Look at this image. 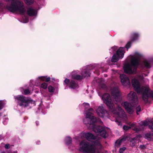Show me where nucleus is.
I'll list each match as a JSON object with an SVG mask.
<instances>
[{
  "instance_id": "obj_40",
  "label": "nucleus",
  "mask_w": 153,
  "mask_h": 153,
  "mask_svg": "<svg viewBox=\"0 0 153 153\" xmlns=\"http://www.w3.org/2000/svg\"><path fill=\"white\" fill-rule=\"evenodd\" d=\"M3 5V4L0 1V7L2 6Z\"/></svg>"
},
{
  "instance_id": "obj_36",
  "label": "nucleus",
  "mask_w": 153,
  "mask_h": 153,
  "mask_svg": "<svg viewBox=\"0 0 153 153\" xmlns=\"http://www.w3.org/2000/svg\"><path fill=\"white\" fill-rule=\"evenodd\" d=\"M28 22V19L27 18H25V19L23 20V22L26 23Z\"/></svg>"
},
{
  "instance_id": "obj_35",
  "label": "nucleus",
  "mask_w": 153,
  "mask_h": 153,
  "mask_svg": "<svg viewBox=\"0 0 153 153\" xmlns=\"http://www.w3.org/2000/svg\"><path fill=\"white\" fill-rule=\"evenodd\" d=\"M129 125L131 126V127H134L135 126V123H129Z\"/></svg>"
},
{
  "instance_id": "obj_31",
  "label": "nucleus",
  "mask_w": 153,
  "mask_h": 153,
  "mask_svg": "<svg viewBox=\"0 0 153 153\" xmlns=\"http://www.w3.org/2000/svg\"><path fill=\"white\" fill-rule=\"evenodd\" d=\"M24 94L25 95H27L28 94L30 93V92L29 90L28 89H25L24 91Z\"/></svg>"
},
{
  "instance_id": "obj_46",
  "label": "nucleus",
  "mask_w": 153,
  "mask_h": 153,
  "mask_svg": "<svg viewBox=\"0 0 153 153\" xmlns=\"http://www.w3.org/2000/svg\"><path fill=\"white\" fill-rule=\"evenodd\" d=\"M105 75V76H106V75Z\"/></svg>"
},
{
  "instance_id": "obj_27",
  "label": "nucleus",
  "mask_w": 153,
  "mask_h": 153,
  "mask_svg": "<svg viewBox=\"0 0 153 153\" xmlns=\"http://www.w3.org/2000/svg\"><path fill=\"white\" fill-rule=\"evenodd\" d=\"M141 111V108L140 105H138L136 108V111L137 114H138V112Z\"/></svg>"
},
{
  "instance_id": "obj_30",
  "label": "nucleus",
  "mask_w": 153,
  "mask_h": 153,
  "mask_svg": "<svg viewBox=\"0 0 153 153\" xmlns=\"http://www.w3.org/2000/svg\"><path fill=\"white\" fill-rule=\"evenodd\" d=\"M126 149V148L125 147H123V148H121L120 149V150L119 151L120 153H122Z\"/></svg>"
},
{
  "instance_id": "obj_25",
  "label": "nucleus",
  "mask_w": 153,
  "mask_h": 153,
  "mask_svg": "<svg viewBox=\"0 0 153 153\" xmlns=\"http://www.w3.org/2000/svg\"><path fill=\"white\" fill-rule=\"evenodd\" d=\"M5 103L4 101L0 100V110L3 107Z\"/></svg>"
},
{
  "instance_id": "obj_37",
  "label": "nucleus",
  "mask_w": 153,
  "mask_h": 153,
  "mask_svg": "<svg viewBox=\"0 0 153 153\" xmlns=\"http://www.w3.org/2000/svg\"><path fill=\"white\" fill-rule=\"evenodd\" d=\"M50 80V77H47L45 76V80L46 82H48Z\"/></svg>"
},
{
  "instance_id": "obj_15",
  "label": "nucleus",
  "mask_w": 153,
  "mask_h": 153,
  "mask_svg": "<svg viewBox=\"0 0 153 153\" xmlns=\"http://www.w3.org/2000/svg\"><path fill=\"white\" fill-rule=\"evenodd\" d=\"M96 112L100 117H103L105 116H107V111L104 109L102 105L99 106L96 110Z\"/></svg>"
},
{
  "instance_id": "obj_19",
  "label": "nucleus",
  "mask_w": 153,
  "mask_h": 153,
  "mask_svg": "<svg viewBox=\"0 0 153 153\" xmlns=\"http://www.w3.org/2000/svg\"><path fill=\"white\" fill-rule=\"evenodd\" d=\"M72 142L71 138L69 137H66L65 139V143L67 145H69L71 144Z\"/></svg>"
},
{
  "instance_id": "obj_18",
  "label": "nucleus",
  "mask_w": 153,
  "mask_h": 153,
  "mask_svg": "<svg viewBox=\"0 0 153 153\" xmlns=\"http://www.w3.org/2000/svg\"><path fill=\"white\" fill-rule=\"evenodd\" d=\"M145 138L148 140L153 141V133H148L145 135Z\"/></svg>"
},
{
  "instance_id": "obj_6",
  "label": "nucleus",
  "mask_w": 153,
  "mask_h": 153,
  "mask_svg": "<svg viewBox=\"0 0 153 153\" xmlns=\"http://www.w3.org/2000/svg\"><path fill=\"white\" fill-rule=\"evenodd\" d=\"M83 104L85 107V110L87 111L85 113L86 117L83 120V122L85 124L91 125L93 123L102 122L100 119L97 118L92 115V112L93 111V110L92 108H91L87 111L86 109L90 106L88 103H84Z\"/></svg>"
},
{
  "instance_id": "obj_4",
  "label": "nucleus",
  "mask_w": 153,
  "mask_h": 153,
  "mask_svg": "<svg viewBox=\"0 0 153 153\" xmlns=\"http://www.w3.org/2000/svg\"><path fill=\"white\" fill-rule=\"evenodd\" d=\"M141 55L139 53H136L134 55L130 56V63H128L123 67L125 72L131 74L136 73L138 66L140 63V58Z\"/></svg>"
},
{
  "instance_id": "obj_5",
  "label": "nucleus",
  "mask_w": 153,
  "mask_h": 153,
  "mask_svg": "<svg viewBox=\"0 0 153 153\" xmlns=\"http://www.w3.org/2000/svg\"><path fill=\"white\" fill-rule=\"evenodd\" d=\"M10 1V5L7 4L6 8L10 11L13 13L18 12L20 14L24 13L25 11L23 3L19 0H5Z\"/></svg>"
},
{
  "instance_id": "obj_44",
  "label": "nucleus",
  "mask_w": 153,
  "mask_h": 153,
  "mask_svg": "<svg viewBox=\"0 0 153 153\" xmlns=\"http://www.w3.org/2000/svg\"><path fill=\"white\" fill-rule=\"evenodd\" d=\"M1 115V114L0 113V117Z\"/></svg>"
},
{
  "instance_id": "obj_43",
  "label": "nucleus",
  "mask_w": 153,
  "mask_h": 153,
  "mask_svg": "<svg viewBox=\"0 0 153 153\" xmlns=\"http://www.w3.org/2000/svg\"><path fill=\"white\" fill-rule=\"evenodd\" d=\"M101 80H102V81H103V79H102Z\"/></svg>"
},
{
  "instance_id": "obj_16",
  "label": "nucleus",
  "mask_w": 153,
  "mask_h": 153,
  "mask_svg": "<svg viewBox=\"0 0 153 153\" xmlns=\"http://www.w3.org/2000/svg\"><path fill=\"white\" fill-rule=\"evenodd\" d=\"M37 13V11L32 7H29L27 9V13L30 16H36Z\"/></svg>"
},
{
  "instance_id": "obj_38",
  "label": "nucleus",
  "mask_w": 153,
  "mask_h": 153,
  "mask_svg": "<svg viewBox=\"0 0 153 153\" xmlns=\"http://www.w3.org/2000/svg\"><path fill=\"white\" fill-rule=\"evenodd\" d=\"M149 128L152 130V131L153 130V128H152V126H149Z\"/></svg>"
},
{
  "instance_id": "obj_32",
  "label": "nucleus",
  "mask_w": 153,
  "mask_h": 153,
  "mask_svg": "<svg viewBox=\"0 0 153 153\" xmlns=\"http://www.w3.org/2000/svg\"><path fill=\"white\" fill-rule=\"evenodd\" d=\"M130 128V127L126 126H124L123 127V129L125 130H128Z\"/></svg>"
},
{
  "instance_id": "obj_9",
  "label": "nucleus",
  "mask_w": 153,
  "mask_h": 153,
  "mask_svg": "<svg viewBox=\"0 0 153 153\" xmlns=\"http://www.w3.org/2000/svg\"><path fill=\"white\" fill-rule=\"evenodd\" d=\"M125 48L120 47L117 51L116 54H114L113 56L111 59V61L116 62L119 59L122 58L125 53Z\"/></svg>"
},
{
  "instance_id": "obj_45",
  "label": "nucleus",
  "mask_w": 153,
  "mask_h": 153,
  "mask_svg": "<svg viewBox=\"0 0 153 153\" xmlns=\"http://www.w3.org/2000/svg\"><path fill=\"white\" fill-rule=\"evenodd\" d=\"M38 143H38V144H39V143H40V142H39H39H38Z\"/></svg>"
},
{
  "instance_id": "obj_34",
  "label": "nucleus",
  "mask_w": 153,
  "mask_h": 153,
  "mask_svg": "<svg viewBox=\"0 0 153 153\" xmlns=\"http://www.w3.org/2000/svg\"><path fill=\"white\" fill-rule=\"evenodd\" d=\"M117 49V46H115L114 47H112L111 48V50L113 51H115Z\"/></svg>"
},
{
  "instance_id": "obj_2",
  "label": "nucleus",
  "mask_w": 153,
  "mask_h": 153,
  "mask_svg": "<svg viewBox=\"0 0 153 153\" xmlns=\"http://www.w3.org/2000/svg\"><path fill=\"white\" fill-rule=\"evenodd\" d=\"M111 93L112 97L116 101V104L117 105V108H115L114 104L108 94H104L102 97V99L109 110L114 114L115 118V121L119 126H121V122L125 121L126 119V116L124 111L118 105L117 102L120 103L121 100L120 94L118 88L115 87L112 88Z\"/></svg>"
},
{
  "instance_id": "obj_8",
  "label": "nucleus",
  "mask_w": 153,
  "mask_h": 153,
  "mask_svg": "<svg viewBox=\"0 0 153 153\" xmlns=\"http://www.w3.org/2000/svg\"><path fill=\"white\" fill-rule=\"evenodd\" d=\"M79 71H74L72 73V78L74 79L79 80L82 79V77H85L89 76H90V73L89 70H85L84 72L82 73V76H80L79 74Z\"/></svg>"
},
{
  "instance_id": "obj_20",
  "label": "nucleus",
  "mask_w": 153,
  "mask_h": 153,
  "mask_svg": "<svg viewBox=\"0 0 153 153\" xmlns=\"http://www.w3.org/2000/svg\"><path fill=\"white\" fill-rule=\"evenodd\" d=\"M143 64L145 67L147 68H149L150 67V63L149 61L146 60L143 61Z\"/></svg>"
},
{
  "instance_id": "obj_41",
  "label": "nucleus",
  "mask_w": 153,
  "mask_h": 153,
  "mask_svg": "<svg viewBox=\"0 0 153 153\" xmlns=\"http://www.w3.org/2000/svg\"><path fill=\"white\" fill-rule=\"evenodd\" d=\"M0 153H5V152L4 151H2Z\"/></svg>"
},
{
  "instance_id": "obj_13",
  "label": "nucleus",
  "mask_w": 153,
  "mask_h": 153,
  "mask_svg": "<svg viewBox=\"0 0 153 153\" xmlns=\"http://www.w3.org/2000/svg\"><path fill=\"white\" fill-rule=\"evenodd\" d=\"M122 105L129 114H131L133 113L134 110V104H131L127 102H125L122 103Z\"/></svg>"
},
{
  "instance_id": "obj_17",
  "label": "nucleus",
  "mask_w": 153,
  "mask_h": 153,
  "mask_svg": "<svg viewBox=\"0 0 153 153\" xmlns=\"http://www.w3.org/2000/svg\"><path fill=\"white\" fill-rule=\"evenodd\" d=\"M126 140V138L123 137L122 138L117 140L115 143V146L118 147L122 142H124Z\"/></svg>"
},
{
  "instance_id": "obj_23",
  "label": "nucleus",
  "mask_w": 153,
  "mask_h": 153,
  "mask_svg": "<svg viewBox=\"0 0 153 153\" xmlns=\"http://www.w3.org/2000/svg\"><path fill=\"white\" fill-rule=\"evenodd\" d=\"M48 88L49 92H53L54 91V88L51 86H49Z\"/></svg>"
},
{
  "instance_id": "obj_24",
  "label": "nucleus",
  "mask_w": 153,
  "mask_h": 153,
  "mask_svg": "<svg viewBox=\"0 0 153 153\" xmlns=\"http://www.w3.org/2000/svg\"><path fill=\"white\" fill-rule=\"evenodd\" d=\"M136 138H134L132 139L131 141V144L132 146H134L135 145Z\"/></svg>"
},
{
  "instance_id": "obj_3",
  "label": "nucleus",
  "mask_w": 153,
  "mask_h": 153,
  "mask_svg": "<svg viewBox=\"0 0 153 153\" xmlns=\"http://www.w3.org/2000/svg\"><path fill=\"white\" fill-rule=\"evenodd\" d=\"M131 83L134 89L138 93L142 95V98L145 102L148 101V97L153 99V91H150L149 87L147 86L141 87L138 80L134 78L131 81Z\"/></svg>"
},
{
  "instance_id": "obj_26",
  "label": "nucleus",
  "mask_w": 153,
  "mask_h": 153,
  "mask_svg": "<svg viewBox=\"0 0 153 153\" xmlns=\"http://www.w3.org/2000/svg\"><path fill=\"white\" fill-rule=\"evenodd\" d=\"M26 3L28 5L31 4L33 2V0H25Z\"/></svg>"
},
{
  "instance_id": "obj_14",
  "label": "nucleus",
  "mask_w": 153,
  "mask_h": 153,
  "mask_svg": "<svg viewBox=\"0 0 153 153\" xmlns=\"http://www.w3.org/2000/svg\"><path fill=\"white\" fill-rule=\"evenodd\" d=\"M120 79L121 82L124 86H129L131 83L129 79L125 74H122L120 75Z\"/></svg>"
},
{
  "instance_id": "obj_39",
  "label": "nucleus",
  "mask_w": 153,
  "mask_h": 153,
  "mask_svg": "<svg viewBox=\"0 0 153 153\" xmlns=\"http://www.w3.org/2000/svg\"><path fill=\"white\" fill-rule=\"evenodd\" d=\"M36 123L37 126L39 124V122L38 121H36Z\"/></svg>"
},
{
  "instance_id": "obj_10",
  "label": "nucleus",
  "mask_w": 153,
  "mask_h": 153,
  "mask_svg": "<svg viewBox=\"0 0 153 153\" xmlns=\"http://www.w3.org/2000/svg\"><path fill=\"white\" fill-rule=\"evenodd\" d=\"M63 84L64 85H67L71 89H77L79 87L77 83L75 81L70 80L67 78L64 80Z\"/></svg>"
},
{
  "instance_id": "obj_22",
  "label": "nucleus",
  "mask_w": 153,
  "mask_h": 153,
  "mask_svg": "<svg viewBox=\"0 0 153 153\" xmlns=\"http://www.w3.org/2000/svg\"><path fill=\"white\" fill-rule=\"evenodd\" d=\"M47 87L48 84L45 82H44L40 86V89L42 88L43 89H45L47 88Z\"/></svg>"
},
{
  "instance_id": "obj_42",
  "label": "nucleus",
  "mask_w": 153,
  "mask_h": 153,
  "mask_svg": "<svg viewBox=\"0 0 153 153\" xmlns=\"http://www.w3.org/2000/svg\"><path fill=\"white\" fill-rule=\"evenodd\" d=\"M140 147H141L142 148H143V147H144V146H140Z\"/></svg>"
},
{
  "instance_id": "obj_21",
  "label": "nucleus",
  "mask_w": 153,
  "mask_h": 153,
  "mask_svg": "<svg viewBox=\"0 0 153 153\" xmlns=\"http://www.w3.org/2000/svg\"><path fill=\"white\" fill-rule=\"evenodd\" d=\"M139 37V35L137 33H134L133 35L131 38V41H134L137 39L138 37Z\"/></svg>"
},
{
  "instance_id": "obj_33",
  "label": "nucleus",
  "mask_w": 153,
  "mask_h": 153,
  "mask_svg": "<svg viewBox=\"0 0 153 153\" xmlns=\"http://www.w3.org/2000/svg\"><path fill=\"white\" fill-rule=\"evenodd\" d=\"M5 148L6 149H9L10 148V145L9 144L7 143L4 146Z\"/></svg>"
},
{
  "instance_id": "obj_1",
  "label": "nucleus",
  "mask_w": 153,
  "mask_h": 153,
  "mask_svg": "<svg viewBox=\"0 0 153 153\" xmlns=\"http://www.w3.org/2000/svg\"><path fill=\"white\" fill-rule=\"evenodd\" d=\"M92 123L89 125V128L92 129L98 135L96 137L89 132L83 133L81 134L82 138H85L88 140L93 142L92 144L89 143L86 140H83L79 143V150L84 153H100L102 146L100 142V136L106 138L107 136L104 128L100 126L94 125Z\"/></svg>"
},
{
  "instance_id": "obj_29",
  "label": "nucleus",
  "mask_w": 153,
  "mask_h": 153,
  "mask_svg": "<svg viewBox=\"0 0 153 153\" xmlns=\"http://www.w3.org/2000/svg\"><path fill=\"white\" fill-rule=\"evenodd\" d=\"M45 76H42L39 77V78L41 81H44L45 80Z\"/></svg>"
},
{
  "instance_id": "obj_28",
  "label": "nucleus",
  "mask_w": 153,
  "mask_h": 153,
  "mask_svg": "<svg viewBox=\"0 0 153 153\" xmlns=\"http://www.w3.org/2000/svg\"><path fill=\"white\" fill-rule=\"evenodd\" d=\"M131 42H129L126 44V48L127 49H128V48H130V47H131Z\"/></svg>"
},
{
  "instance_id": "obj_7",
  "label": "nucleus",
  "mask_w": 153,
  "mask_h": 153,
  "mask_svg": "<svg viewBox=\"0 0 153 153\" xmlns=\"http://www.w3.org/2000/svg\"><path fill=\"white\" fill-rule=\"evenodd\" d=\"M14 98L18 103V105L23 108H25L29 106L30 103H32V100L22 95L14 96Z\"/></svg>"
},
{
  "instance_id": "obj_12",
  "label": "nucleus",
  "mask_w": 153,
  "mask_h": 153,
  "mask_svg": "<svg viewBox=\"0 0 153 153\" xmlns=\"http://www.w3.org/2000/svg\"><path fill=\"white\" fill-rule=\"evenodd\" d=\"M127 98L129 100L135 103V105L137 103L138 98L135 92L131 91L127 96Z\"/></svg>"
},
{
  "instance_id": "obj_11",
  "label": "nucleus",
  "mask_w": 153,
  "mask_h": 153,
  "mask_svg": "<svg viewBox=\"0 0 153 153\" xmlns=\"http://www.w3.org/2000/svg\"><path fill=\"white\" fill-rule=\"evenodd\" d=\"M149 123H150L152 124L153 126V119L149 121V122L147 120L142 121L140 122L139 123L140 126H135L133 129V130L136 132L141 131L143 129L142 126H146L149 124Z\"/></svg>"
}]
</instances>
